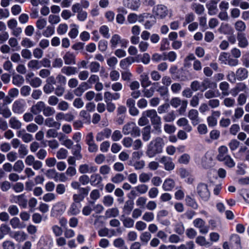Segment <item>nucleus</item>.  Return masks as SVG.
Returning <instances> with one entry per match:
<instances>
[{
  "instance_id": "obj_58",
  "label": "nucleus",
  "mask_w": 249,
  "mask_h": 249,
  "mask_svg": "<svg viewBox=\"0 0 249 249\" xmlns=\"http://www.w3.org/2000/svg\"><path fill=\"white\" fill-rule=\"evenodd\" d=\"M240 142L236 139L231 140L228 144L231 151L235 150L239 146Z\"/></svg>"
},
{
  "instance_id": "obj_39",
  "label": "nucleus",
  "mask_w": 249,
  "mask_h": 249,
  "mask_svg": "<svg viewBox=\"0 0 249 249\" xmlns=\"http://www.w3.org/2000/svg\"><path fill=\"white\" fill-rule=\"evenodd\" d=\"M244 113L243 109L241 107H238L234 109V115L232 117L233 120L241 118Z\"/></svg>"
},
{
  "instance_id": "obj_52",
  "label": "nucleus",
  "mask_w": 249,
  "mask_h": 249,
  "mask_svg": "<svg viewBox=\"0 0 249 249\" xmlns=\"http://www.w3.org/2000/svg\"><path fill=\"white\" fill-rule=\"evenodd\" d=\"M135 189L140 194H144L147 192L148 187L146 184H141L135 187Z\"/></svg>"
},
{
  "instance_id": "obj_26",
  "label": "nucleus",
  "mask_w": 249,
  "mask_h": 249,
  "mask_svg": "<svg viewBox=\"0 0 249 249\" xmlns=\"http://www.w3.org/2000/svg\"><path fill=\"white\" fill-rule=\"evenodd\" d=\"M236 75L238 80H243L248 77V71L245 68H241L236 71Z\"/></svg>"
},
{
  "instance_id": "obj_40",
  "label": "nucleus",
  "mask_w": 249,
  "mask_h": 249,
  "mask_svg": "<svg viewBox=\"0 0 249 249\" xmlns=\"http://www.w3.org/2000/svg\"><path fill=\"white\" fill-rule=\"evenodd\" d=\"M121 220L125 228H130L134 226V221L130 217H124V219H121Z\"/></svg>"
},
{
  "instance_id": "obj_50",
  "label": "nucleus",
  "mask_w": 249,
  "mask_h": 249,
  "mask_svg": "<svg viewBox=\"0 0 249 249\" xmlns=\"http://www.w3.org/2000/svg\"><path fill=\"white\" fill-rule=\"evenodd\" d=\"M29 84L33 88H38L42 84V80L38 77L33 78L30 80Z\"/></svg>"
},
{
  "instance_id": "obj_31",
  "label": "nucleus",
  "mask_w": 249,
  "mask_h": 249,
  "mask_svg": "<svg viewBox=\"0 0 249 249\" xmlns=\"http://www.w3.org/2000/svg\"><path fill=\"white\" fill-rule=\"evenodd\" d=\"M135 61V59L132 57H128L120 61V66L123 69H126L129 65Z\"/></svg>"
},
{
  "instance_id": "obj_49",
  "label": "nucleus",
  "mask_w": 249,
  "mask_h": 249,
  "mask_svg": "<svg viewBox=\"0 0 249 249\" xmlns=\"http://www.w3.org/2000/svg\"><path fill=\"white\" fill-rule=\"evenodd\" d=\"M147 19L144 26L145 29H149L156 22V18L153 15L150 14L149 18Z\"/></svg>"
},
{
  "instance_id": "obj_53",
  "label": "nucleus",
  "mask_w": 249,
  "mask_h": 249,
  "mask_svg": "<svg viewBox=\"0 0 249 249\" xmlns=\"http://www.w3.org/2000/svg\"><path fill=\"white\" fill-rule=\"evenodd\" d=\"M235 28L237 31L242 32L245 30L246 26L243 21L238 20L235 23Z\"/></svg>"
},
{
  "instance_id": "obj_12",
  "label": "nucleus",
  "mask_w": 249,
  "mask_h": 249,
  "mask_svg": "<svg viewBox=\"0 0 249 249\" xmlns=\"http://www.w3.org/2000/svg\"><path fill=\"white\" fill-rule=\"evenodd\" d=\"M238 46L241 48H246L249 45V41L245 34L238 33L237 36Z\"/></svg>"
},
{
  "instance_id": "obj_64",
  "label": "nucleus",
  "mask_w": 249,
  "mask_h": 249,
  "mask_svg": "<svg viewBox=\"0 0 249 249\" xmlns=\"http://www.w3.org/2000/svg\"><path fill=\"white\" fill-rule=\"evenodd\" d=\"M3 249H15V244L9 240H6L2 243Z\"/></svg>"
},
{
  "instance_id": "obj_41",
  "label": "nucleus",
  "mask_w": 249,
  "mask_h": 249,
  "mask_svg": "<svg viewBox=\"0 0 249 249\" xmlns=\"http://www.w3.org/2000/svg\"><path fill=\"white\" fill-rule=\"evenodd\" d=\"M206 7L208 10V14L210 15H214L217 13V6L216 4H214L212 1L210 3L206 4Z\"/></svg>"
},
{
  "instance_id": "obj_18",
  "label": "nucleus",
  "mask_w": 249,
  "mask_h": 249,
  "mask_svg": "<svg viewBox=\"0 0 249 249\" xmlns=\"http://www.w3.org/2000/svg\"><path fill=\"white\" fill-rule=\"evenodd\" d=\"M111 134V129L106 128L102 131L99 132L96 137L97 141H101L104 139L105 138H108L109 137Z\"/></svg>"
},
{
  "instance_id": "obj_13",
  "label": "nucleus",
  "mask_w": 249,
  "mask_h": 249,
  "mask_svg": "<svg viewBox=\"0 0 249 249\" xmlns=\"http://www.w3.org/2000/svg\"><path fill=\"white\" fill-rule=\"evenodd\" d=\"M45 106V104L43 102H38L36 104L33 105L31 107L30 111L33 114L37 115L41 111L43 112Z\"/></svg>"
},
{
  "instance_id": "obj_48",
  "label": "nucleus",
  "mask_w": 249,
  "mask_h": 249,
  "mask_svg": "<svg viewBox=\"0 0 249 249\" xmlns=\"http://www.w3.org/2000/svg\"><path fill=\"white\" fill-rule=\"evenodd\" d=\"M231 244L238 247L240 244V238L237 234H232L231 237Z\"/></svg>"
},
{
  "instance_id": "obj_51",
  "label": "nucleus",
  "mask_w": 249,
  "mask_h": 249,
  "mask_svg": "<svg viewBox=\"0 0 249 249\" xmlns=\"http://www.w3.org/2000/svg\"><path fill=\"white\" fill-rule=\"evenodd\" d=\"M71 26L72 28L69 33V36L71 38H75L78 36L79 33L77 26L76 24H73L71 25Z\"/></svg>"
},
{
  "instance_id": "obj_46",
  "label": "nucleus",
  "mask_w": 249,
  "mask_h": 249,
  "mask_svg": "<svg viewBox=\"0 0 249 249\" xmlns=\"http://www.w3.org/2000/svg\"><path fill=\"white\" fill-rule=\"evenodd\" d=\"M223 104L227 107H233L235 104V101L233 98L226 97L224 99Z\"/></svg>"
},
{
  "instance_id": "obj_59",
  "label": "nucleus",
  "mask_w": 249,
  "mask_h": 249,
  "mask_svg": "<svg viewBox=\"0 0 249 249\" xmlns=\"http://www.w3.org/2000/svg\"><path fill=\"white\" fill-rule=\"evenodd\" d=\"M8 212L11 215L15 216L18 213L19 210L16 205H11L9 206Z\"/></svg>"
},
{
  "instance_id": "obj_55",
  "label": "nucleus",
  "mask_w": 249,
  "mask_h": 249,
  "mask_svg": "<svg viewBox=\"0 0 249 249\" xmlns=\"http://www.w3.org/2000/svg\"><path fill=\"white\" fill-rule=\"evenodd\" d=\"M222 161H224L225 164L230 168H232L235 165L233 160L230 155H228V156H226L225 158H224V159Z\"/></svg>"
},
{
  "instance_id": "obj_7",
  "label": "nucleus",
  "mask_w": 249,
  "mask_h": 249,
  "mask_svg": "<svg viewBox=\"0 0 249 249\" xmlns=\"http://www.w3.org/2000/svg\"><path fill=\"white\" fill-rule=\"evenodd\" d=\"M91 87L87 82L81 83L78 87L74 90V93L77 96H81L86 90Z\"/></svg>"
},
{
  "instance_id": "obj_33",
  "label": "nucleus",
  "mask_w": 249,
  "mask_h": 249,
  "mask_svg": "<svg viewBox=\"0 0 249 249\" xmlns=\"http://www.w3.org/2000/svg\"><path fill=\"white\" fill-rule=\"evenodd\" d=\"M151 129L150 125H147L142 129V139L144 141H148L150 139Z\"/></svg>"
},
{
  "instance_id": "obj_10",
  "label": "nucleus",
  "mask_w": 249,
  "mask_h": 249,
  "mask_svg": "<svg viewBox=\"0 0 249 249\" xmlns=\"http://www.w3.org/2000/svg\"><path fill=\"white\" fill-rule=\"evenodd\" d=\"M200 85L201 91H204L208 89H214L216 87V84L212 82L208 78L204 79L201 83Z\"/></svg>"
},
{
  "instance_id": "obj_28",
  "label": "nucleus",
  "mask_w": 249,
  "mask_h": 249,
  "mask_svg": "<svg viewBox=\"0 0 249 249\" xmlns=\"http://www.w3.org/2000/svg\"><path fill=\"white\" fill-rule=\"evenodd\" d=\"M175 185V182L173 179L171 178L166 179L163 182L162 188L166 191L171 190Z\"/></svg>"
},
{
  "instance_id": "obj_24",
  "label": "nucleus",
  "mask_w": 249,
  "mask_h": 249,
  "mask_svg": "<svg viewBox=\"0 0 249 249\" xmlns=\"http://www.w3.org/2000/svg\"><path fill=\"white\" fill-rule=\"evenodd\" d=\"M186 204L194 209H196L198 207V204L197 203L195 199L189 195H187L185 199Z\"/></svg>"
},
{
  "instance_id": "obj_30",
  "label": "nucleus",
  "mask_w": 249,
  "mask_h": 249,
  "mask_svg": "<svg viewBox=\"0 0 249 249\" xmlns=\"http://www.w3.org/2000/svg\"><path fill=\"white\" fill-rule=\"evenodd\" d=\"M24 82L23 77L19 74L13 75L12 77V83L14 85L20 87Z\"/></svg>"
},
{
  "instance_id": "obj_14",
  "label": "nucleus",
  "mask_w": 249,
  "mask_h": 249,
  "mask_svg": "<svg viewBox=\"0 0 249 249\" xmlns=\"http://www.w3.org/2000/svg\"><path fill=\"white\" fill-rule=\"evenodd\" d=\"M97 169L95 166H89L87 164H81L79 167V171L80 173L84 174L88 173L95 172Z\"/></svg>"
},
{
  "instance_id": "obj_44",
  "label": "nucleus",
  "mask_w": 249,
  "mask_h": 249,
  "mask_svg": "<svg viewBox=\"0 0 249 249\" xmlns=\"http://www.w3.org/2000/svg\"><path fill=\"white\" fill-rule=\"evenodd\" d=\"M192 8L198 15L202 14L204 11V6L199 3H193L192 5Z\"/></svg>"
},
{
  "instance_id": "obj_20",
  "label": "nucleus",
  "mask_w": 249,
  "mask_h": 249,
  "mask_svg": "<svg viewBox=\"0 0 249 249\" xmlns=\"http://www.w3.org/2000/svg\"><path fill=\"white\" fill-rule=\"evenodd\" d=\"M152 125L153 126L154 129L160 133L161 132V118L157 115L156 117L150 120Z\"/></svg>"
},
{
  "instance_id": "obj_25",
  "label": "nucleus",
  "mask_w": 249,
  "mask_h": 249,
  "mask_svg": "<svg viewBox=\"0 0 249 249\" xmlns=\"http://www.w3.org/2000/svg\"><path fill=\"white\" fill-rule=\"evenodd\" d=\"M14 201L23 208H26L27 205V200L25 198L24 195L14 196Z\"/></svg>"
},
{
  "instance_id": "obj_37",
  "label": "nucleus",
  "mask_w": 249,
  "mask_h": 249,
  "mask_svg": "<svg viewBox=\"0 0 249 249\" xmlns=\"http://www.w3.org/2000/svg\"><path fill=\"white\" fill-rule=\"evenodd\" d=\"M27 66L29 68L31 69L38 70L41 68L40 62L36 59H33L29 61Z\"/></svg>"
},
{
  "instance_id": "obj_29",
  "label": "nucleus",
  "mask_w": 249,
  "mask_h": 249,
  "mask_svg": "<svg viewBox=\"0 0 249 249\" xmlns=\"http://www.w3.org/2000/svg\"><path fill=\"white\" fill-rule=\"evenodd\" d=\"M81 146L80 144H76L72 148V153L74 157L77 160H81L82 158V155L81 154Z\"/></svg>"
},
{
  "instance_id": "obj_47",
  "label": "nucleus",
  "mask_w": 249,
  "mask_h": 249,
  "mask_svg": "<svg viewBox=\"0 0 249 249\" xmlns=\"http://www.w3.org/2000/svg\"><path fill=\"white\" fill-rule=\"evenodd\" d=\"M43 113L44 116L49 117L54 114L55 110L53 107L45 105L43 111Z\"/></svg>"
},
{
  "instance_id": "obj_63",
  "label": "nucleus",
  "mask_w": 249,
  "mask_h": 249,
  "mask_svg": "<svg viewBox=\"0 0 249 249\" xmlns=\"http://www.w3.org/2000/svg\"><path fill=\"white\" fill-rule=\"evenodd\" d=\"M182 101L179 97H174L170 101V105L175 108H177L181 104Z\"/></svg>"
},
{
  "instance_id": "obj_43",
  "label": "nucleus",
  "mask_w": 249,
  "mask_h": 249,
  "mask_svg": "<svg viewBox=\"0 0 249 249\" xmlns=\"http://www.w3.org/2000/svg\"><path fill=\"white\" fill-rule=\"evenodd\" d=\"M151 234L148 231H144L141 233L140 236L141 241L145 244H147L151 238Z\"/></svg>"
},
{
  "instance_id": "obj_21",
  "label": "nucleus",
  "mask_w": 249,
  "mask_h": 249,
  "mask_svg": "<svg viewBox=\"0 0 249 249\" xmlns=\"http://www.w3.org/2000/svg\"><path fill=\"white\" fill-rule=\"evenodd\" d=\"M247 89V86L243 83H240L233 88L231 91V94L234 97L236 96L239 92L244 91Z\"/></svg>"
},
{
  "instance_id": "obj_17",
  "label": "nucleus",
  "mask_w": 249,
  "mask_h": 249,
  "mask_svg": "<svg viewBox=\"0 0 249 249\" xmlns=\"http://www.w3.org/2000/svg\"><path fill=\"white\" fill-rule=\"evenodd\" d=\"M188 117L192 121V123L194 125L198 124V112L197 110L195 109H191L188 112Z\"/></svg>"
},
{
  "instance_id": "obj_2",
  "label": "nucleus",
  "mask_w": 249,
  "mask_h": 249,
  "mask_svg": "<svg viewBox=\"0 0 249 249\" xmlns=\"http://www.w3.org/2000/svg\"><path fill=\"white\" fill-rule=\"evenodd\" d=\"M122 132L125 135H130L132 137H139L141 135L140 128L133 122H128L123 127Z\"/></svg>"
},
{
  "instance_id": "obj_32",
  "label": "nucleus",
  "mask_w": 249,
  "mask_h": 249,
  "mask_svg": "<svg viewBox=\"0 0 249 249\" xmlns=\"http://www.w3.org/2000/svg\"><path fill=\"white\" fill-rule=\"evenodd\" d=\"M219 89L222 91L223 96H227L229 95V84L227 82H222L219 84Z\"/></svg>"
},
{
  "instance_id": "obj_54",
  "label": "nucleus",
  "mask_w": 249,
  "mask_h": 249,
  "mask_svg": "<svg viewBox=\"0 0 249 249\" xmlns=\"http://www.w3.org/2000/svg\"><path fill=\"white\" fill-rule=\"evenodd\" d=\"M68 151L64 148H60L56 153V157L58 159H65L68 155Z\"/></svg>"
},
{
  "instance_id": "obj_9",
  "label": "nucleus",
  "mask_w": 249,
  "mask_h": 249,
  "mask_svg": "<svg viewBox=\"0 0 249 249\" xmlns=\"http://www.w3.org/2000/svg\"><path fill=\"white\" fill-rule=\"evenodd\" d=\"M154 12L156 16L159 17L160 18H164L168 14V10L166 7L163 5H158L154 9Z\"/></svg>"
},
{
  "instance_id": "obj_3",
  "label": "nucleus",
  "mask_w": 249,
  "mask_h": 249,
  "mask_svg": "<svg viewBox=\"0 0 249 249\" xmlns=\"http://www.w3.org/2000/svg\"><path fill=\"white\" fill-rule=\"evenodd\" d=\"M196 192L200 199L204 201H208L210 197V192L207 184L205 183H198L196 188Z\"/></svg>"
},
{
  "instance_id": "obj_35",
  "label": "nucleus",
  "mask_w": 249,
  "mask_h": 249,
  "mask_svg": "<svg viewBox=\"0 0 249 249\" xmlns=\"http://www.w3.org/2000/svg\"><path fill=\"white\" fill-rule=\"evenodd\" d=\"M13 237L17 241L21 242L26 240L27 238V235L23 231H17L14 233Z\"/></svg>"
},
{
  "instance_id": "obj_6",
  "label": "nucleus",
  "mask_w": 249,
  "mask_h": 249,
  "mask_svg": "<svg viewBox=\"0 0 249 249\" xmlns=\"http://www.w3.org/2000/svg\"><path fill=\"white\" fill-rule=\"evenodd\" d=\"M160 162L163 164L164 169L167 171L172 170L175 168V164L170 157L162 156L160 160Z\"/></svg>"
},
{
  "instance_id": "obj_11",
  "label": "nucleus",
  "mask_w": 249,
  "mask_h": 249,
  "mask_svg": "<svg viewBox=\"0 0 249 249\" xmlns=\"http://www.w3.org/2000/svg\"><path fill=\"white\" fill-rule=\"evenodd\" d=\"M65 64L67 65H70L71 64H75V55L70 52H67L64 54L63 57Z\"/></svg>"
},
{
  "instance_id": "obj_23",
  "label": "nucleus",
  "mask_w": 249,
  "mask_h": 249,
  "mask_svg": "<svg viewBox=\"0 0 249 249\" xmlns=\"http://www.w3.org/2000/svg\"><path fill=\"white\" fill-rule=\"evenodd\" d=\"M45 125L49 127H55L59 129L61 124L57 121H55L53 118L48 117L45 120Z\"/></svg>"
},
{
  "instance_id": "obj_57",
  "label": "nucleus",
  "mask_w": 249,
  "mask_h": 249,
  "mask_svg": "<svg viewBox=\"0 0 249 249\" xmlns=\"http://www.w3.org/2000/svg\"><path fill=\"white\" fill-rule=\"evenodd\" d=\"M152 177L151 174L142 173L139 176V180L142 183H145L148 181Z\"/></svg>"
},
{
  "instance_id": "obj_42",
  "label": "nucleus",
  "mask_w": 249,
  "mask_h": 249,
  "mask_svg": "<svg viewBox=\"0 0 249 249\" xmlns=\"http://www.w3.org/2000/svg\"><path fill=\"white\" fill-rule=\"evenodd\" d=\"M24 168V165L21 160L17 161L13 166L14 170L18 173H20L23 170Z\"/></svg>"
},
{
  "instance_id": "obj_34",
  "label": "nucleus",
  "mask_w": 249,
  "mask_h": 249,
  "mask_svg": "<svg viewBox=\"0 0 249 249\" xmlns=\"http://www.w3.org/2000/svg\"><path fill=\"white\" fill-rule=\"evenodd\" d=\"M125 179V176L121 173H117L111 178V181L115 184H119Z\"/></svg>"
},
{
  "instance_id": "obj_27",
  "label": "nucleus",
  "mask_w": 249,
  "mask_h": 249,
  "mask_svg": "<svg viewBox=\"0 0 249 249\" xmlns=\"http://www.w3.org/2000/svg\"><path fill=\"white\" fill-rule=\"evenodd\" d=\"M102 180L103 178L100 175L94 174L90 176V183L91 185L96 186L101 183Z\"/></svg>"
},
{
  "instance_id": "obj_4",
  "label": "nucleus",
  "mask_w": 249,
  "mask_h": 249,
  "mask_svg": "<svg viewBox=\"0 0 249 249\" xmlns=\"http://www.w3.org/2000/svg\"><path fill=\"white\" fill-rule=\"evenodd\" d=\"M25 102L23 99L16 100L12 105V111L16 114H22L25 111Z\"/></svg>"
},
{
  "instance_id": "obj_16",
  "label": "nucleus",
  "mask_w": 249,
  "mask_h": 249,
  "mask_svg": "<svg viewBox=\"0 0 249 249\" xmlns=\"http://www.w3.org/2000/svg\"><path fill=\"white\" fill-rule=\"evenodd\" d=\"M9 124L11 128L18 130L22 127V123L16 117H12L9 120Z\"/></svg>"
},
{
  "instance_id": "obj_8",
  "label": "nucleus",
  "mask_w": 249,
  "mask_h": 249,
  "mask_svg": "<svg viewBox=\"0 0 249 249\" xmlns=\"http://www.w3.org/2000/svg\"><path fill=\"white\" fill-rule=\"evenodd\" d=\"M123 4L125 7L132 10H136L140 3L139 0H124Z\"/></svg>"
},
{
  "instance_id": "obj_5",
  "label": "nucleus",
  "mask_w": 249,
  "mask_h": 249,
  "mask_svg": "<svg viewBox=\"0 0 249 249\" xmlns=\"http://www.w3.org/2000/svg\"><path fill=\"white\" fill-rule=\"evenodd\" d=\"M194 226L199 229V232L202 234H206L209 231V227L205 226V222L201 218H198L193 221Z\"/></svg>"
},
{
  "instance_id": "obj_1",
  "label": "nucleus",
  "mask_w": 249,
  "mask_h": 249,
  "mask_svg": "<svg viewBox=\"0 0 249 249\" xmlns=\"http://www.w3.org/2000/svg\"><path fill=\"white\" fill-rule=\"evenodd\" d=\"M164 146L163 139L160 137H157L151 141L148 145L146 154L148 157L153 158L157 154L162 152Z\"/></svg>"
},
{
  "instance_id": "obj_56",
  "label": "nucleus",
  "mask_w": 249,
  "mask_h": 249,
  "mask_svg": "<svg viewBox=\"0 0 249 249\" xmlns=\"http://www.w3.org/2000/svg\"><path fill=\"white\" fill-rule=\"evenodd\" d=\"M48 21L51 24H56L60 21V18L59 16L50 15L48 17Z\"/></svg>"
},
{
  "instance_id": "obj_22",
  "label": "nucleus",
  "mask_w": 249,
  "mask_h": 249,
  "mask_svg": "<svg viewBox=\"0 0 249 249\" xmlns=\"http://www.w3.org/2000/svg\"><path fill=\"white\" fill-rule=\"evenodd\" d=\"M12 227L15 229H22L25 227V225L21 223L18 217H14L10 220Z\"/></svg>"
},
{
  "instance_id": "obj_62",
  "label": "nucleus",
  "mask_w": 249,
  "mask_h": 249,
  "mask_svg": "<svg viewBox=\"0 0 249 249\" xmlns=\"http://www.w3.org/2000/svg\"><path fill=\"white\" fill-rule=\"evenodd\" d=\"M80 212V210L78 209L77 205L75 203H72L70 209L69 210V213L72 215H76Z\"/></svg>"
},
{
  "instance_id": "obj_60",
  "label": "nucleus",
  "mask_w": 249,
  "mask_h": 249,
  "mask_svg": "<svg viewBox=\"0 0 249 249\" xmlns=\"http://www.w3.org/2000/svg\"><path fill=\"white\" fill-rule=\"evenodd\" d=\"M142 219L146 222H151L154 219V213L152 212H145L142 215Z\"/></svg>"
},
{
  "instance_id": "obj_61",
  "label": "nucleus",
  "mask_w": 249,
  "mask_h": 249,
  "mask_svg": "<svg viewBox=\"0 0 249 249\" xmlns=\"http://www.w3.org/2000/svg\"><path fill=\"white\" fill-rule=\"evenodd\" d=\"M18 152L20 155V157L23 158L28 154V149L27 148V146L23 144H20L19 147Z\"/></svg>"
},
{
  "instance_id": "obj_36",
  "label": "nucleus",
  "mask_w": 249,
  "mask_h": 249,
  "mask_svg": "<svg viewBox=\"0 0 249 249\" xmlns=\"http://www.w3.org/2000/svg\"><path fill=\"white\" fill-rule=\"evenodd\" d=\"M119 214V211L117 208H113L107 210L105 213L106 217H115Z\"/></svg>"
},
{
  "instance_id": "obj_45",
  "label": "nucleus",
  "mask_w": 249,
  "mask_h": 249,
  "mask_svg": "<svg viewBox=\"0 0 249 249\" xmlns=\"http://www.w3.org/2000/svg\"><path fill=\"white\" fill-rule=\"evenodd\" d=\"M141 77L142 78L141 84L142 87L145 88L151 84V82L149 80L147 74H143L141 76Z\"/></svg>"
},
{
  "instance_id": "obj_15",
  "label": "nucleus",
  "mask_w": 249,
  "mask_h": 249,
  "mask_svg": "<svg viewBox=\"0 0 249 249\" xmlns=\"http://www.w3.org/2000/svg\"><path fill=\"white\" fill-rule=\"evenodd\" d=\"M61 71L64 74L70 76L77 73L78 70L76 67L67 66L62 67Z\"/></svg>"
},
{
  "instance_id": "obj_38",
  "label": "nucleus",
  "mask_w": 249,
  "mask_h": 249,
  "mask_svg": "<svg viewBox=\"0 0 249 249\" xmlns=\"http://www.w3.org/2000/svg\"><path fill=\"white\" fill-rule=\"evenodd\" d=\"M121 37L117 34L114 35L110 39L111 47L114 49L117 47V45L120 42Z\"/></svg>"
},
{
  "instance_id": "obj_19",
  "label": "nucleus",
  "mask_w": 249,
  "mask_h": 249,
  "mask_svg": "<svg viewBox=\"0 0 249 249\" xmlns=\"http://www.w3.org/2000/svg\"><path fill=\"white\" fill-rule=\"evenodd\" d=\"M228 151V149L227 146L222 145L220 146L218 149V154L217 156V159L218 160L222 161L226 156Z\"/></svg>"
}]
</instances>
